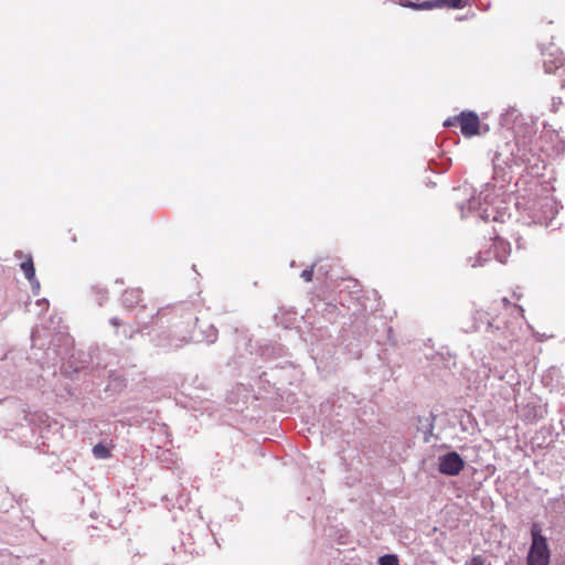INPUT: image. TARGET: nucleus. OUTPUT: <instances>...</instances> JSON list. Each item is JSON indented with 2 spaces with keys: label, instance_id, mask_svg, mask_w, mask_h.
Listing matches in <instances>:
<instances>
[{
  "label": "nucleus",
  "instance_id": "obj_1",
  "mask_svg": "<svg viewBox=\"0 0 565 565\" xmlns=\"http://www.w3.org/2000/svg\"><path fill=\"white\" fill-rule=\"evenodd\" d=\"M532 544L527 553V565H548L550 550L546 539L541 534V527L534 523L531 529Z\"/></svg>",
  "mask_w": 565,
  "mask_h": 565
},
{
  "label": "nucleus",
  "instance_id": "obj_2",
  "mask_svg": "<svg viewBox=\"0 0 565 565\" xmlns=\"http://www.w3.org/2000/svg\"><path fill=\"white\" fill-rule=\"evenodd\" d=\"M465 467V460L457 451H449L438 457V471L441 475L458 476Z\"/></svg>",
  "mask_w": 565,
  "mask_h": 565
},
{
  "label": "nucleus",
  "instance_id": "obj_3",
  "mask_svg": "<svg viewBox=\"0 0 565 565\" xmlns=\"http://www.w3.org/2000/svg\"><path fill=\"white\" fill-rule=\"evenodd\" d=\"M460 121L461 134L465 137H472L478 134L480 120L473 111H462L458 117Z\"/></svg>",
  "mask_w": 565,
  "mask_h": 565
},
{
  "label": "nucleus",
  "instance_id": "obj_4",
  "mask_svg": "<svg viewBox=\"0 0 565 565\" xmlns=\"http://www.w3.org/2000/svg\"><path fill=\"white\" fill-rule=\"evenodd\" d=\"M422 9H436V8H448V9H461L465 7L463 0H427L418 4Z\"/></svg>",
  "mask_w": 565,
  "mask_h": 565
},
{
  "label": "nucleus",
  "instance_id": "obj_5",
  "mask_svg": "<svg viewBox=\"0 0 565 565\" xmlns=\"http://www.w3.org/2000/svg\"><path fill=\"white\" fill-rule=\"evenodd\" d=\"M435 419L436 417L433 413L417 418V429L424 434V443H429L433 436Z\"/></svg>",
  "mask_w": 565,
  "mask_h": 565
},
{
  "label": "nucleus",
  "instance_id": "obj_6",
  "mask_svg": "<svg viewBox=\"0 0 565 565\" xmlns=\"http://www.w3.org/2000/svg\"><path fill=\"white\" fill-rule=\"evenodd\" d=\"M545 73H554L558 77L565 76V63L561 56L553 60L545 57L543 61Z\"/></svg>",
  "mask_w": 565,
  "mask_h": 565
},
{
  "label": "nucleus",
  "instance_id": "obj_7",
  "mask_svg": "<svg viewBox=\"0 0 565 565\" xmlns=\"http://www.w3.org/2000/svg\"><path fill=\"white\" fill-rule=\"evenodd\" d=\"M21 269L23 270L25 278L30 281L32 286L36 285L40 287L39 281L35 279V268L33 264V259L31 255H26V259L21 264Z\"/></svg>",
  "mask_w": 565,
  "mask_h": 565
},
{
  "label": "nucleus",
  "instance_id": "obj_8",
  "mask_svg": "<svg viewBox=\"0 0 565 565\" xmlns=\"http://www.w3.org/2000/svg\"><path fill=\"white\" fill-rule=\"evenodd\" d=\"M141 300L140 289H128L122 295V305L126 308H134Z\"/></svg>",
  "mask_w": 565,
  "mask_h": 565
},
{
  "label": "nucleus",
  "instance_id": "obj_9",
  "mask_svg": "<svg viewBox=\"0 0 565 565\" xmlns=\"http://www.w3.org/2000/svg\"><path fill=\"white\" fill-rule=\"evenodd\" d=\"M93 454L97 459H107L110 457L109 448L102 443H98L93 447Z\"/></svg>",
  "mask_w": 565,
  "mask_h": 565
},
{
  "label": "nucleus",
  "instance_id": "obj_10",
  "mask_svg": "<svg viewBox=\"0 0 565 565\" xmlns=\"http://www.w3.org/2000/svg\"><path fill=\"white\" fill-rule=\"evenodd\" d=\"M202 333L204 337L201 340L209 344H212L217 340V329L212 324L207 326L206 330H203Z\"/></svg>",
  "mask_w": 565,
  "mask_h": 565
},
{
  "label": "nucleus",
  "instance_id": "obj_11",
  "mask_svg": "<svg viewBox=\"0 0 565 565\" xmlns=\"http://www.w3.org/2000/svg\"><path fill=\"white\" fill-rule=\"evenodd\" d=\"M92 290L96 294V301L98 306H103L108 298L107 290L98 286H93Z\"/></svg>",
  "mask_w": 565,
  "mask_h": 565
},
{
  "label": "nucleus",
  "instance_id": "obj_12",
  "mask_svg": "<svg viewBox=\"0 0 565 565\" xmlns=\"http://www.w3.org/2000/svg\"><path fill=\"white\" fill-rule=\"evenodd\" d=\"M539 412L540 409L536 406L526 405L524 409V416L530 420H535L539 417H542V414Z\"/></svg>",
  "mask_w": 565,
  "mask_h": 565
},
{
  "label": "nucleus",
  "instance_id": "obj_13",
  "mask_svg": "<svg viewBox=\"0 0 565 565\" xmlns=\"http://www.w3.org/2000/svg\"><path fill=\"white\" fill-rule=\"evenodd\" d=\"M379 565H399V562L396 555L386 554L379 558Z\"/></svg>",
  "mask_w": 565,
  "mask_h": 565
},
{
  "label": "nucleus",
  "instance_id": "obj_14",
  "mask_svg": "<svg viewBox=\"0 0 565 565\" xmlns=\"http://www.w3.org/2000/svg\"><path fill=\"white\" fill-rule=\"evenodd\" d=\"M313 267H315V265H313V266H311V267H310V268H308V269L302 270V273H301L300 277H301L305 281L309 282V281H311V280H312V276H313Z\"/></svg>",
  "mask_w": 565,
  "mask_h": 565
},
{
  "label": "nucleus",
  "instance_id": "obj_15",
  "mask_svg": "<svg viewBox=\"0 0 565 565\" xmlns=\"http://www.w3.org/2000/svg\"><path fill=\"white\" fill-rule=\"evenodd\" d=\"M466 565H484V558L481 555H476Z\"/></svg>",
  "mask_w": 565,
  "mask_h": 565
},
{
  "label": "nucleus",
  "instance_id": "obj_16",
  "mask_svg": "<svg viewBox=\"0 0 565 565\" xmlns=\"http://www.w3.org/2000/svg\"><path fill=\"white\" fill-rule=\"evenodd\" d=\"M501 330L500 326H494L491 320H487V331L494 332Z\"/></svg>",
  "mask_w": 565,
  "mask_h": 565
},
{
  "label": "nucleus",
  "instance_id": "obj_17",
  "mask_svg": "<svg viewBox=\"0 0 565 565\" xmlns=\"http://www.w3.org/2000/svg\"><path fill=\"white\" fill-rule=\"evenodd\" d=\"M418 4L419 3H415V2H412V1H404V2H402L403 7L411 8V9H416V10H423L420 7H418Z\"/></svg>",
  "mask_w": 565,
  "mask_h": 565
},
{
  "label": "nucleus",
  "instance_id": "obj_18",
  "mask_svg": "<svg viewBox=\"0 0 565 565\" xmlns=\"http://www.w3.org/2000/svg\"><path fill=\"white\" fill-rule=\"evenodd\" d=\"M557 98H558L559 104H564L565 105V84L564 83H562L561 93L557 96Z\"/></svg>",
  "mask_w": 565,
  "mask_h": 565
},
{
  "label": "nucleus",
  "instance_id": "obj_19",
  "mask_svg": "<svg viewBox=\"0 0 565 565\" xmlns=\"http://www.w3.org/2000/svg\"><path fill=\"white\" fill-rule=\"evenodd\" d=\"M122 335L125 339H128V340H131L135 335V331H127V330H124L122 331Z\"/></svg>",
  "mask_w": 565,
  "mask_h": 565
},
{
  "label": "nucleus",
  "instance_id": "obj_20",
  "mask_svg": "<svg viewBox=\"0 0 565 565\" xmlns=\"http://www.w3.org/2000/svg\"><path fill=\"white\" fill-rule=\"evenodd\" d=\"M110 324L114 326V327H119L121 326V321L117 318V317H114L109 320Z\"/></svg>",
  "mask_w": 565,
  "mask_h": 565
},
{
  "label": "nucleus",
  "instance_id": "obj_21",
  "mask_svg": "<svg viewBox=\"0 0 565 565\" xmlns=\"http://www.w3.org/2000/svg\"><path fill=\"white\" fill-rule=\"evenodd\" d=\"M553 109L556 110L557 109V106L561 105L559 102H558V98L557 96L556 97H553Z\"/></svg>",
  "mask_w": 565,
  "mask_h": 565
},
{
  "label": "nucleus",
  "instance_id": "obj_22",
  "mask_svg": "<svg viewBox=\"0 0 565 565\" xmlns=\"http://www.w3.org/2000/svg\"><path fill=\"white\" fill-rule=\"evenodd\" d=\"M501 303H502L504 307H509V306H511L510 300H509L508 298H505V297L501 299Z\"/></svg>",
  "mask_w": 565,
  "mask_h": 565
},
{
  "label": "nucleus",
  "instance_id": "obj_23",
  "mask_svg": "<svg viewBox=\"0 0 565 565\" xmlns=\"http://www.w3.org/2000/svg\"><path fill=\"white\" fill-rule=\"evenodd\" d=\"M14 257L20 259V258L24 257V254H23V252H22V250H17V252L14 253Z\"/></svg>",
  "mask_w": 565,
  "mask_h": 565
},
{
  "label": "nucleus",
  "instance_id": "obj_24",
  "mask_svg": "<svg viewBox=\"0 0 565 565\" xmlns=\"http://www.w3.org/2000/svg\"><path fill=\"white\" fill-rule=\"evenodd\" d=\"M493 161V164L497 166L498 164V161H499V154H495L492 159Z\"/></svg>",
  "mask_w": 565,
  "mask_h": 565
},
{
  "label": "nucleus",
  "instance_id": "obj_25",
  "mask_svg": "<svg viewBox=\"0 0 565 565\" xmlns=\"http://www.w3.org/2000/svg\"><path fill=\"white\" fill-rule=\"evenodd\" d=\"M468 204H469V207L472 209L473 207V201L472 200H469L468 201Z\"/></svg>",
  "mask_w": 565,
  "mask_h": 565
},
{
  "label": "nucleus",
  "instance_id": "obj_26",
  "mask_svg": "<svg viewBox=\"0 0 565 565\" xmlns=\"http://www.w3.org/2000/svg\"><path fill=\"white\" fill-rule=\"evenodd\" d=\"M451 125V121L448 119L445 121V126H450Z\"/></svg>",
  "mask_w": 565,
  "mask_h": 565
},
{
  "label": "nucleus",
  "instance_id": "obj_27",
  "mask_svg": "<svg viewBox=\"0 0 565 565\" xmlns=\"http://www.w3.org/2000/svg\"><path fill=\"white\" fill-rule=\"evenodd\" d=\"M458 207L462 211L463 210V204H458Z\"/></svg>",
  "mask_w": 565,
  "mask_h": 565
},
{
  "label": "nucleus",
  "instance_id": "obj_28",
  "mask_svg": "<svg viewBox=\"0 0 565 565\" xmlns=\"http://www.w3.org/2000/svg\"><path fill=\"white\" fill-rule=\"evenodd\" d=\"M518 310L522 311V307L514 306Z\"/></svg>",
  "mask_w": 565,
  "mask_h": 565
}]
</instances>
